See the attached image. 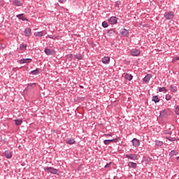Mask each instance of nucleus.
I'll list each match as a JSON object with an SVG mask.
<instances>
[{"instance_id":"obj_17","label":"nucleus","mask_w":179,"mask_h":179,"mask_svg":"<svg viewBox=\"0 0 179 179\" xmlns=\"http://www.w3.org/2000/svg\"><path fill=\"white\" fill-rule=\"evenodd\" d=\"M128 167L130 169H136L138 167V164L135 162H130L127 164Z\"/></svg>"},{"instance_id":"obj_3","label":"nucleus","mask_w":179,"mask_h":179,"mask_svg":"<svg viewBox=\"0 0 179 179\" xmlns=\"http://www.w3.org/2000/svg\"><path fill=\"white\" fill-rule=\"evenodd\" d=\"M108 22L111 25L117 24L118 23V17L112 16L108 20Z\"/></svg>"},{"instance_id":"obj_13","label":"nucleus","mask_w":179,"mask_h":179,"mask_svg":"<svg viewBox=\"0 0 179 179\" xmlns=\"http://www.w3.org/2000/svg\"><path fill=\"white\" fill-rule=\"evenodd\" d=\"M31 61H33V59H21L19 60V64H30V62H31Z\"/></svg>"},{"instance_id":"obj_8","label":"nucleus","mask_w":179,"mask_h":179,"mask_svg":"<svg viewBox=\"0 0 179 179\" xmlns=\"http://www.w3.org/2000/svg\"><path fill=\"white\" fill-rule=\"evenodd\" d=\"M24 35L25 37H31V28L27 27L24 30Z\"/></svg>"},{"instance_id":"obj_31","label":"nucleus","mask_w":179,"mask_h":179,"mask_svg":"<svg viewBox=\"0 0 179 179\" xmlns=\"http://www.w3.org/2000/svg\"><path fill=\"white\" fill-rule=\"evenodd\" d=\"M159 92H163V93H167V89L165 87H159Z\"/></svg>"},{"instance_id":"obj_44","label":"nucleus","mask_w":179,"mask_h":179,"mask_svg":"<svg viewBox=\"0 0 179 179\" xmlns=\"http://www.w3.org/2000/svg\"><path fill=\"white\" fill-rule=\"evenodd\" d=\"M111 135H113L111 133L103 134L104 136H111Z\"/></svg>"},{"instance_id":"obj_9","label":"nucleus","mask_w":179,"mask_h":179,"mask_svg":"<svg viewBox=\"0 0 179 179\" xmlns=\"http://www.w3.org/2000/svg\"><path fill=\"white\" fill-rule=\"evenodd\" d=\"M131 143H132L133 146H134L135 148H138V146H140V145H141V141H139L136 138H134L131 141Z\"/></svg>"},{"instance_id":"obj_16","label":"nucleus","mask_w":179,"mask_h":179,"mask_svg":"<svg viewBox=\"0 0 179 179\" xmlns=\"http://www.w3.org/2000/svg\"><path fill=\"white\" fill-rule=\"evenodd\" d=\"M4 156L6 159H12V152L9 150H6L4 152Z\"/></svg>"},{"instance_id":"obj_39","label":"nucleus","mask_w":179,"mask_h":179,"mask_svg":"<svg viewBox=\"0 0 179 179\" xmlns=\"http://www.w3.org/2000/svg\"><path fill=\"white\" fill-rule=\"evenodd\" d=\"M175 113L177 115H179V106H176L175 108Z\"/></svg>"},{"instance_id":"obj_11","label":"nucleus","mask_w":179,"mask_h":179,"mask_svg":"<svg viewBox=\"0 0 179 179\" xmlns=\"http://www.w3.org/2000/svg\"><path fill=\"white\" fill-rule=\"evenodd\" d=\"M24 15L23 13H21V14H18L16 15V17L17 19H19L20 20H22V22H29V20L26 17H24Z\"/></svg>"},{"instance_id":"obj_4","label":"nucleus","mask_w":179,"mask_h":179,"mask_svg":"<svg viewBox=\"0 0 179 179\" xmlns=\"http://www.w3.org/2000/svg\"><path fill=\"white\" fill-rule=\"evenodd\" d=\"M120 138L117 137L116 138L110 139V140H105L103 141L104 145H110V143H117V142H119Z\"/></svg>"},{"instance_id":"obj_42","label":"nucleus","mask_w":179,"mask_h":179,"mask_svg":"<svg viewBox=\"0 0 179 179\" xmlns=\"http://www.w3.org/2000/svg\"><path fill=\"white\" fill-rule=\"evenodd\" d=\"M58 1H59L60 3H65V2H66V0H58Z\"/></svg>"},{"instance_id":"obj_27","label":"nucleus","mask_w":179,"mask_h":179,"mask_svg":"<svg viewBox=\"0 0 179 179\" xmlns=\"http://www.w3.org/2000/svg\"><path fill=\"white\" fill-rule=\"evenodd\" d=\"M107 33H108V36H111L115 34V31H114V29H109Z\"/></svg>"},{"instance_id":"obj_24","label":"nucleus","mask_w":179,"mask_h":179,"mask_svg":"<svg viewBox=\"0 0 179 179\" xmlns=\"http://www.w3.org/2000/svg\"><path fill=\"white\" fill-rule=\"evenodd\" d=\"M152 101H154V103H159L160 101V99H159V96L157 95L153 96L152 98Z\"/></svg>"},{"instance_id":"obj_38","label":"nucleus","mask_w":179,"mask_h":179,"mask_svg":"<svg viewBox=\"0 0 179 179\" xmlns=\"http://www.w3.org/2000/svg\"><path fill=\"white\" fill-rule=\"evenodd\" d=\"M111 164H113V162L106 164V166H104L105 169H110V167H111Z\"/></svg>"},{"instance_id":"obj_1","label":"nucleus","mask_w":179,"mask_h":179,"mask_svg":"<svg viewBox=\"0 0 179 179\" xmlns=\"http://www.w3.org/2000/svg\"><path fill=\"white\" fill-rule=\"evenodd\" d=\"M174 16V12L171 10H167L164 14V17H165L166 20H173Z\"/></svg>"},{"instance_id":"obj_28","label":"nucleus","mask_w":179,"mask_h":179,"mask_svg":"<svg viewBox=\"0 0 179 179\" xmlns=\"http://www.w3.org/2000/svg\"><path fill=\"white\" fill-rule=\"evenodd\" d=\"M155 145L158 147L163 146V141L159 140L155 141Z\"/></svg>"},{"instance_id":"obj_15","label":"nucleus","mask_w":179,"mask_h":179,"mask_svg":"<svg viewBox=\"0 0 179 179\" xmlns=\"http://www.w3.org/2000/svg\"><path fill=\"white\" fill-rule=\"evenodd\" d=\"M152 79V74H147L144 78H143V82H145V83H148L149 80Z\"/></svg>"},{"instance_id":"obj_36","label":"nucleus","mask_w":179,"mask_h":179,"mask_svg":"<svg viewBox=\"0 0 179 179\" xmlns=\"http://www.w3.org/2000/svg\"><path fill=\"white\" fill-rule=\"evenodd\" d=\"M165 99H166V100L167 101L171 100V95H170V94H166V95L165 96Z\"/></svg>"},{"instance_id":"obj_20","label":"nucleus","mask_w":179,"mask_h":179,"mask_svg":"<svg viewBox=\"0 0 179 179\" xmlns=\"http://www.w3.org/2000/svg\"><path fill=\"white\" fill-rule=\"evenodd\" d=\"M34 36L36 37H43L44 36V32L43 31L35 32Z\"/></svg>"},{"instance_id":"obj_30","label":"nucleus","mask_w":179,"mask_h":179,"mask_svg":"<svg viewBox=\"0 0 179 179\" xmlns=\"http://www.w3.org/2000/svg\"><path fill=\"white\" fill-rule=\"evenodd\" d=\"M162 134L164 135H171L172 132H171V130H164L162 131Z\"/></svg>"},{"instance_id":"obj_46","label":"nucleus","mask_w":179,"mask_h":179,"mask_svg":"<svg viewBox=\"0 0 179 179\" xmlns=\"http://www.w3.org/2000/svg\"><path fill=\"white\" fill-rule=\"evenodd\" d=\"M72 55H73L72 54L69 55V56L71 57V58H72Z\"/></svg>"},{"instance_id":"obj_37","label":"nucleus","mask_w":179,"mask_h":179,"mask_svg":"<svg viewBox=\"0 0 179 179\" xmlns=\"http://www.w3.org/2000/svg\"><path fill=\"white\" fill-rule=\"evenodd\" d=\"M120 5H121V1H116L115 3V8H120Z\"/></svg>"},{"instance_id":"obj_21","label":"nucleus","mask_w":179,"mask_h":179,"mask_svg":"<svg viewBox=\"0 0 179 179\" xmlns=\"http://www.w3.org/2000/svg\"><path fill=\"white\" fill-rule=\"evenodd\" d=\"M178 155V151L176 150H173L169 152L170 157H173V156H177Z\"/></svg>"},{"instance_id":"obj_25","label":"nucleus","mask_w":179,"mask_h":179,"mask_svg":"<svg viewBox=\"0 0 179 179\" xmlns=\"http://www.w3.org/2000/svg\"><path fill=\"white\" fill-rule=\"evenodd\" d=\"M14 121L17 127L19 125H22V124H23V119H17V120H15Z\"/></svg>"},{"instance_id":"obj_41","label":"nucleus","mask_w":179,"mask_h":179,"mask_svg":"<svg viewBox=\"0 0 179 179\" xmlns=\"http://www.w3.org/2000/svg\"><path fill=\"white\" fill-rule=\"evenodd\" d=\"M28 86H30L31 87H36V83H31V84H29L28 85Z\"/></svg>"},{"instance_id":"obj_23","label":"nucleus","mask_w":179,"mask_h":179,"mask_svg":"<svg viewBox=\"0 0 179 179\" xmlns=\"http://www.w3.org/2000/svg\"><path fill=\"white\" fill-rule=\"evenodd\" d=\"M102 62L105 64H110V58L108 57L102 58Z\"/></svg>"},{"instance_id":"obj_35","label":"nucleus","mask_w":179,"mask_h":179,"mask_svg":"<svg viewBox=\"0 0 179 179\" xmlns=\"http://www.w3.org/2000/svg\"><path fill=\"white\" fill-rule=\"evenodd\" d=\"M74 57L77 59H83V56L80 54H77L75 55Z\"/></svg>"},{"instance_id":"obj_33","label":"nucleus","mask_w":179,"mask_h":179,"mask_svg":"<svg viewBox=\"0 0 179 179\" xmlns=\"http://www.w3.org/2000/svg\"><path fill=\"white\" fill-rule=\"evenodd\" d=\"M102 27H103L104 29H107V27H108V22H107L106 21H103L102 22Z\"/></svg>"},{"instance_id":"obj_43","label":"nucleus","mask_w":179,"mask_h":179,"mask_svg":"<svg viewBox=\"0 0 179 179\" xmlns=\"http://www.w3.org/2000/svg\"><path fill=\"white\" fill-rule=\"evenodd\" d=\"M173 62L176 61H179V57H176L173 59Z\"/></svg>"},{"instance_id":"obj_22","label":"nucleus","mask_w":179,"mask_h":179,"mask_svg":"<svg viewBox=\"0 0 179 179\" xmlns=\"http://www.w3.org/2000/svg\"><path fill=\"white\" fill-rule=\"evenodd\" d=\"M75 139L73 138H66V143L69 145H73L76 143Z\"/></svg>"},{"instance_id":"obj_14","label":"nucleus","mask_w":179,"mask_h":179,"mask_svg":"<svg viewBox=\"0 0 179 179\" xmlns=\"http://www.w3.org/2000/svg\"><path fill=\"white\" fill-rule=\"evenodd\" d=\"M13 4L14 6H22L23 3L20 0H13Z\"/></svg>"},{"instance_id":"obj_47","label":"nucleus","mask_w":179,"mask_h":179,"mask_svg":"<svg viewBox=\"0 0 179 179\" xmlns=\"http://www.w3.org/2000/svg\"><path fill=\"white\" fill-rule=\"evenodd\" d=\"M3 48H5V47H3Z\"/></svg>"},{"instance_id":"obj_18","label":"nucleus","mask_w":179,"mask_h":179,"mask_svg":"<svg viewBox=\"0 0 179 179\" xmlns=\"http://www.w3.org/2000/svg\"><path fill=\"white\" fill-rule=\"evenodd\" d=\"M124 78L127 80L131 81L132 79H134V76H132V74L126 73Z\"/></svg>"},{"instance_id":"obj_6","label":"nucleus","mask_w":179,"mask_h":179,"mask_svg":"<svg viewBox=\"0 0 179 179\" xmlns=\"http://www.w3.org/2000/svg\"><path fill=\"white\" fill-rule=\"evenodd\" d=\"M125 157L130 160H138V155L136 154H127Z\"/></svg>"},{"instance_id":"obj_2","label":"nucleus","mask_w":179,"mask_h":179,"mask_svg":"<svg viewBox=\"0 0 179 179\" xmlns=\"http://www.w3.org/2000/svg\"><path fill=\"white\" fill-rule=\"evenodd\" d=\"M45 171H47V173H50V174H57L58 173V169H55L54 167H48L47 166L45 168Z\"/></svg>"},{"instance_id":"obj_26","label":"nucleus","mask_w":179,"mask_h":179,"mask_svg":"<svg viewBox=\"0 0 179 179\" xmlns=\"http://www.w3.org/2000/svg\"><path fill=\"white\" fill-rule=\"evenodd\" d=\"M143 162H145V164H149V163H150L151 162V159L149 157H144Z\"/></svg>"},{"instance_id":"obj_19","label":"nucleus","mask_w":179,"mask_h":179,"mask_svg":"<svg viewBox=\"0 0 179 179\" xmlns=\"http://www.w3.org/2000/svg\"><path fill=\"white\" fill-rule=\"evenodd\" d=\"M169 89L172 93H177V90H178L176 85H171Z\"/></svg>"},{"instance_id":"obj_34","label":"nucleus","mask_w":179,"mask_h":179,"mask_svg":"<svg viewBox=\"0 0 179 179\" xmlns=\"http://www.w3.org/2000/svg\"><path fill=\"white\" fill-rule=\"evenodd\" d=\"M27 45H20V50L21 52H23V51H26Z\"/></svg>"},{"instance_id":"obj_40","label":"nucleus","mask_w":179,"mask_h":179,"mask_svg":"<svg viewBox=\"0 0 179 179\" xmlns=\"http://www.w3.org/2000/svg\"><path fill=\"white\" fill-rule=\"evenodd\" d=\"M155 50L156 51H163V48H161L160 46H157Z\"/></svg>"},{"instance_id":"obj_7","label":"nucleus","mask_w":179,"mask_h":179,"mask_svg":"<svg viewBox=\"0 0 179 179\" xmlns=\"http://www.w3.org/2000/svg\"><path fill=\"white\" fill-rule=\"evenodd\" d=\"M121 37H128L129 36V31L127 29H122L120 31Z\"/></svg>"},{"instance_id":"obj_29","label":"nucleus","mask_w":179,"mask_h":179,"mask_svg":"<svg viewBox=\"0 0 179 179\" xmlns=\"http://www.w3.org/2000/svg\"><path fill=\"white\" fill-rule=\"evenodd\" d=\"M30 73L31 75H37L40 73V71H38V69H36L35 70L31 71Z\"/></svg>"},{"instance_id":"obj_32","label":"nucleus","mask_w":179,"mask_h":179,"mask_svg":"<svg viewBox=\"0 0 179 179\" xmlns=\"http://www.w3.org/2000/svg\"><path fill=\"white\" fill-rule=\"evenodd\" d=\"M166 139H168V141H170V142H174V141H176V137L171 136H166Z\"/></svg>"},{"instance_id":"obj_45","label":"nucleus","mask_w":179,"mask_h":179,"mask_svg":"<svg viewBox=\"0 0 179 179\" xmlns=\"http://www.w3.org/2000/svg\"><path fill=\"white\" fill-rule=\"evenodd\" d=\"M80 89H83V85H80Z\"/></svg>"},{"instance_id":"obj_5","label":"nucleus","mask_w":179,"mask_h":179,"mask_svg":"<svg viewBox=\"0 0 179 179\" xmlns=\"http://www.w3.org/2000/svg\"><path fill=\"white\" fill-rule=\"evenodd\" d=\"M130 54L132 57H139L141 55V50L134 48L131 50Z\"/></svg>"},{"instance_id":"obj_12","label":"nucleus","mask_w":179,"mask_h":179,"mask_svg":"<svg viewBox=\"0 0 179 179\" xmlns=\"http://www.w3.org/2000/svg\"><path fill=\"white\" fill-rule=\"evenodd\" d=\"M44 52L46 54V55H54L55 54V50H50L49 48H45L44 50Z\"/></svg>"},{"instance_id":"obj_10","label":"nucleus","mask_w":179,"mask_h":179,"mask_svg":"<svg viewBox=\"0 0 179 179\" xmlns=\"http://www.w3.org/2000/svg\"><path fill=\"white\" fill-rule=\"evenodd\" d=\"M160 115H162L164 118H166V117H169V115H170V110H164L160 112Z\"/></svg>"}]
</instances>
